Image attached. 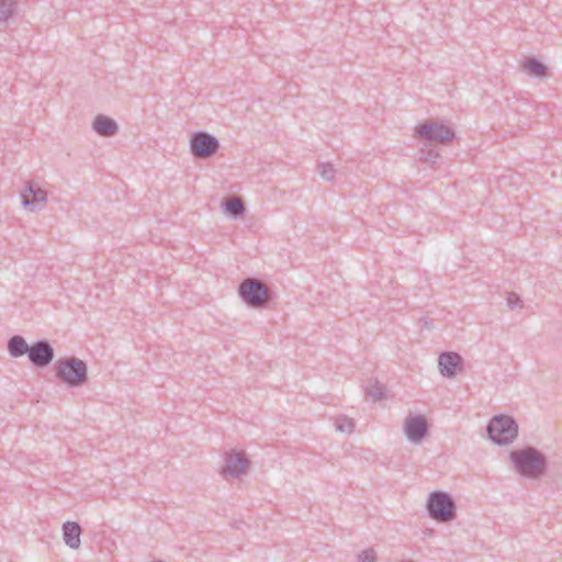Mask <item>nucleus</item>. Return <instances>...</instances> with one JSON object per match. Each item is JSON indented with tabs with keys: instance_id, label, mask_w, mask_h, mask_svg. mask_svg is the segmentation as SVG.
I'll list each match as a JSON object with an SVG mask.
<instances>
[{
	"instance_id": "obj_15",
	"label": "nucleus",
	"mask_w": 562,
	"mask_h": 562,
	"mask_svg": "<svg viewBox=\"0 0 562 562\" xmlns=\"http://www.w3.org/2000/svg\"><path fill=\"white\" fill-rule=\"evenodd\" d=\"M7 348L9 355L12 358H20L24 355L29 356L30 346L27 345L26 340L20 335L12 336L8 340Z\"/></svg>"
},
{
	"instance_id": "obj_6",
	"label": "nucleus",
	"mask_w": 562,
	"mask_h": 562,
	"mask_svg": "<svg viewBox=\"0 0 562 562\" xmlns=\"http://www.w3.org/2000/svg\"><path fill=\"white\" fill-rule=\"evenodd\" d=\"M218 148V139L207 132H195L190 138V149L196 158H210L217 153Z\"/></svg>"
},
{
	"instance_id": "obj_3",
	"label": "nucleus",
	"mask_w": 562,
	"mask_h": 562,
	"mask_svg": "<svg viewBox=\"0 0 562 562\" xmlns=\"http://www.w3.org/2000/svg\"><path fill=\"white\" fill-rule=\"evenodd\" d=\"M426 509L428 516L439 522H449L457 517L456 502L443 491H434L428 495Z\"/></svg>"
},
{
	"instance_id": "obj_12",
	"label": "nucleus",
	"mask_w": 562,
	"mask_h": 562,
	"mask_svg": "<svg viewBox=\"0 0 562 562\" xmlns=\"http://www.w3.org/2000/svg\"><path fill=\"white\" fill-rule=\"evenodd\" d=\"M21 199L24 207L34 211L36 206L43 207L46 204L47 193L33 181H29L21 191Z\"/></svg>"
},
{
	"instance_id": "obj_4",
	"label": "nucleus",
	"mask_w": 562,
	"mask_h": 562,
	"mask_svg": "<svg viewBox=\"0 0 562 562\" xmlns=\"http://www.w3.org/2000/svg\"><path fill=\"white\" fill-rule=\"evenodd\" d=\"M488 438L497 445H508L518 436V424L508 415L494 416L487 427Z\"/></svg>"
},
{
	"instance_id": "obj_1",
	"label": "nucleus",
	"mask_w": 562,
	"mask_h": 562,
	"mask_svg": "<svg viewBox=\"0 0 562 562\" xmlns=\"http://www.w3.org/2000/svg\"><path fill=\"white\" fill-rule=\"evenodd\" d=\"M509 458L516 471L525 477L538 479L547 471V458L535 447L514 450Z\"/></svg>"
},
{
	"instance_id": "obj_23",
	"label": "nucleus",
	"mask_w": 562,
	"mask_h": 562,
	"mask_svg": "<svg viewBox=\"0 0 562 562\" xmlns=\"http://www.w3.org/2000/svg\"><path fill=\"white\" fill-rule=\"evenodd\" d=\"M507 305L509 308L514 310L516 307H521L522 306V302H521V299L518 294H516L515 292H509L507 294Z\"/></svg>"
},
{
	"instance_id": "obj_16",
	"label": "nucleus",
	"mask_w": 562,
	"mask_h": 562,
	"mask_svg": "<svg viewBox=\"0 0 562 562\" xmlns=\"http://www.w3.org/2000/svg\"><path fill=\"white\" fill-rule=\"evenodd\" d=\"M522 68L532 77L544 78L548 76V67L536 57H527Z\"/></svg>"
},
{
	"instance_id": "obj_2",
	"label": "nucleus",
	"mask_w": 562,
	"mask_h": 562,
	"mask_svg": "<svg viewBox=\"0 0 562 562\" xmlns=\"http://www.w3.org/2000/svg\"><path fill=\"white\" fill-rule=\"evenodd\" d=\"M55 375L70 387L82 386L88 381V367L78 358H61L55 363Z\"/></svg>"
},
{
	"instance_id": "obj_20",
	"label": "nucleus",
	"mask_w": 562,
	"mask_h": 562,
	"mask_svg": "<svg viewBox=\"0 0 562 562\" xmlns=\"http://www.w3.org/2000/svg\"><path fill=\"white\" fill-rule=\"evenodd\" d=\"M335 427H336V430H338L340 432L350 434L353 430L355 424H353L352 419H350L346 416H341V417L336 418Z\"/></svg>"
},
{
	"instance_id": "obj_22",
	"label": "nucleus",
	"mask_w": 562,
	"mask_h": 562,
	"mask_svg": "<svg viewBox=\"0 0 562 562\" xmlns=\"http://www.w3.org/2000/svg\"><path fill=\"white\" fill-rule=\"evenodd\" d=\"M358 562H376V553L372 548L361 551Z\"/></svg>"
},
{
	"instance_id": "obj_9",
	"label": "nucleus",
	"mask_w": 562,
	"mask_h": 562,
	"mask_svg": "<svg viewBox=\"0 0 562 562\" xmlns=\"http://www.w3.org/2000/svg\"><path fill=\"white\" fill-rule=\"evenodd\" d=\"M429 425L427 418L422 415H409L405 419L404 434L407 439L413 443H420L423 439L428 436Z\"/></svg>"
},
{
	"instance_id": "obj_19",
	"label": "nucleus",
	"mask_w": 562,
	"mask_h": 562,
	"mask_svg": "<svg viewBox=\"0 0 562 562\" xmlns=\"http://www.w3.org/2000/svg\"><path fill=\"white\" fill-rule=\"evenodd\" d=\"M14 13V0H0V21H8Z\"/></svg>"
},
{
	"instance_id": "obj_11",
	"label": "nucleus",
	"mask_w": 562,
	"mask_h": 562,
	"mask_svg": "<svg viewBox=\"0 0 562 562\" xmlns=\"http://www.w3.org/2000/svg\"><path fill=\"white\" fill-rule=\"evenodd\" d=\"M464 360L458 352L443 351L438 358V368L442 376L452 379L463 370Z\"/></svg>"
},
{
	"instance_id": "obj_10",
	"label": "nucleus",
	"mask_w": 562,
	"mask_h": 562,
	"mask_svg": "<svg viewBox=\"0 0 562 562\" xmlns=\"http://www.w3.org/2000/svg\"><path fill=\"white\" fill-rule=\"evenodd\" d=\"M30 362L37 368H46L55 357L54 348L46 339H40L30 346Z\"/></svg>"
},
{
	"instance_id": "obj_14",
	"label": "nucleus",
	"mask_w": 562,
	"mask_h": 562,
	"mask_svg": "<svg viewBox=\"0 0 562 562\" xmlns=\"http://www.w3.org/2000/svg\"><path fill=\"white\" fill-rule=\"evenodd\" d=\"M92 127L99 135L105 137L113 136L119 130L117 123L103 114L95 116Z\"/></svg>"
},
{
	"instance_id": "obj_13",
	"label": "nucleus",
	"mask_w": 562,
	"mask_h": 562,
	"mask_svg": "<svg viewBox=\"0 0 562 562\" xmlns=\"http://www.w3.org/2000/svg\"><path fill=\"white\" fill-rule=\"evenodd\" d=\"M81 527L77 521H66L63 525V538L65 543L71 549L80 547Z\"/></svg>"
},
{
	"instance_id": "obj_24",
	"label": "nucleus",
	"mask_w": 562,
	"mask_h": 562,
	"mask_svg": "<svg viewBox=\"0 0 562 562\" xmlns=\"http://www.w3.org/2000/svg\"><path fill=\"white\" fill-rule=\"evenodd\" d=\"M438 157H439L438 153L429 151L428 155L425 157V160L435 162Z\"/></svg>"
},
{
	"instance_id": "obj_18",
	"label": "nucleus",
	"mask_w": 562,
	"mask_h": 562,
	"mask_svg": "<svg viewBox=\"0 0 562 562\" xmlns=\"http://www.w3.org/2000/svg\"><path fill=\"white\" fill-rule=\"evenodd\" d=\"M366 393L368 396H370L373 401H380L383 398L385 393V386L384 384L380 383L379 381H373L369 385L366 386Z\"/></svg>"
},
{
	"instance_id": "obj_5",
	"label": "nucleus",
	"mask_w": 562,
	"mask_h": 562,
	"mask_svg": "<svg viewBox=\"0 0 562 562\" xmlns=\"http://www.w3.org/2000/svg\"><path fill=\"white\" fill-rule=\"evenodd\" d=\"M244 303L251 307H265L271 301V292L255 278H246L238 286Z\"/></svg>"
},
{
	"instance_id": "obj_17",
	"label": "nucleus",
	"mask_w": 562,
	"mask_h": 562,
	"mask_svg": "<svg viewBox=\"0 0 562 562\" xmlns=\"http://www.w3.org/2000/svg\"><path fill=\"white\" fill-rule=\"evenodd\" d=\"M223 206H224L225 213L228 214L233 218H239L246 212L244 202L239 198H236V196L225 199L223 202Z\"/></svg>"
},
{
	"instance_id": "obj_21",
	"label": "nucleus",
	"mask_w": 562,
	"mask_h": 562,
	"mask_svg": "<svg viewBox=\"0 0 562 562\" xmlns=\"http://www.w3.org/2000/svg\"><path fill=\"white\" fill-rule=\"evenodd\" d=\"M319 175L326 181H331L335 177L336 170L333 165L327 162H322L318 165Z\"/></svg>"
},
{
	"instance_id": "obj_8",
	"label": "nucleus",
	"mask_w": 562,
	"mask_h": 562,
	"mask_svg": "<svg viewBox=\"0 0 562 562\" xmlns=\"http://www.w3.org/2000/svg\"><path fill=\"white\" fill-rule=\"evenodd\" d=\"M224 461L225 464L221 469L220 473L225 479H227L228 476L236 479L240 477L243 474L246 473L250 463L244 452L236 451L225 452Z\"/></svg>"
},
{
	"instance_id": "obj_7",
	"label": "nucleus",
	"mask_w": 562,
	"mask_h": 562,
	"mask_svg": "<svg viewBox=\"0 0 562 562\" xmlns=\"http://www.w3.org/2000/svg\"><path fill=\"white\" fill-rule=\"evenodd\" d=\"M418 137L424 140L445 143L454 138V131L441 123L426 121L418 125Z\"/></svg>"
}]
</instances>
